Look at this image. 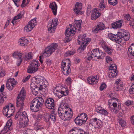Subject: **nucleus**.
Listing matches in <instances>:
<instances>
[{
	"mask_svg": "<svg viewBox=\"0 0 134 134\" xmlns=\"http://www.w3.org/2000/svg\"><path fill=\"white\" fill-rule=\"evenodd\" d=\"M30 88L32 90L35 89L36 88V87H38L37 84L36 85L33 82H32L30 84Z\"/></svg>",
	"mask_w": 134,
	"mask_h": 134,
	"instance_id": "de8ad7c7",
	"label": "nucleus"
},
{
	"mask_svg": "<svg viewBox=\"0 0 134 134\" xmlns=\"http://www.w3.org/2000/svg\"><path fill=\"white\" fill-rule=\"evenodd\" d=\"M107 87L106 84L104 83H103L102 84L100 87V89L101 91H103V90L105 89Z\"/></svg>",
	"mask_w": 134,
	"mask_h": 134,
	"instance_id": "09e8293b",
	"label": "nucleus"
},
{
	"mask_svg": "<svg viewBox=\"0 0 134 134\" xmlns=\"http://www.w3.org/2000/svg\"><path fill=\"white\" fill-rule=\"evenodd\" d=\"M70 131H71L72 133L73 134H77L78 131H79V129L77 128H74Z\"/></svg>",
	"mask_w": 134,
	"mask_h": 134,
	"instance_id": "a18cd8bd",
	"label": "nucleus"
},
{
	"mask_svg": "<svg viewBox=\"0 0 134 134\" xmlns=\"http://www.w3.org/2000/svg\"><path fill=\"white\" fill-rule=\"evenodd\" d=\"M24 12L23 11H22L19 14L17 15L16 16L14 17V19H16V20H17L18 19L21 18L23 16L24 13Z\"/></svg>",
	"mask_w": 134,
	"mask_h": 134,
	"instance_id": "58836bf2",
	"label": "nucleus"
},
{
	"mask_svg": "<svg viewBox=\"0 0 134 134\" xmlns=\"http://www.w3.org/2000/svg\"><path fill=\"white\" fill-rule=\"evenodd\" d=\"M34 27L32 25L28 22V24L24 27V30L26 32H29L31 31Z\"/></svg>",
	"mask_w": 134,
	"mask_h": 134,
	"instance_id": "412c9836",
	"label": "nucleus"
},
{
	"mask_svg": "<svg viewBox=\"0 0 134 134\" xmlns=\"http://www.w3.org/2000/svg\"><path fill=\"white\" fill-rule=\"evenodd\" d=\"M118 33L116 35L110 33L108 34V37L111 40L116 43L119 44L121 43L120 39L118 38Z\"/></svg>",
	"mask_w": 134,
	"mask_h": 134,
	"instance_id": "0eeeda50",
	"label": "nucleus"
},
{
	"mask_svg": "<svg viewBox=\"0 0 134 134\" xmlns=\"http://www.w3.org/2000/svg\"><path fill=\"white\" fill-rule=\"evenodd\" d=\"M42 117L43 116L42 114H38L36 118V121H39L42 118Z\"/></svg>",
	"mask_w": 134,
	"mask_h": 134,
	"instance_id": "bf43d9fd",
	"label": "nucleus"
},
{
	"mask_svg": "<svg viewBox=\"0 0 134 134\" xmlns=\"http://www.w3.org/2000/svg\"><path fill=\"white\" fill-rule=\"evenodd\" d=\"M25 92L24 87H23L21 91L20 92V93L18 94V97H22L23 96L24 97V98H25Z\"/></svg>",
	"mask_w": 134,
	"mask_h": 134,
	"instance_id": "7c9ffc66",
	"label": "nucleus"
},
{
	"mask_svg": "<svg viewBox=\"0 0 134 134\" xmlns=\"http://www.w3.org/2000/svg\"><path fill=\"white\" fill-rule=\"evenodd\" d=\"M31 63L30 65L32 67H34V66L36 67H39L40 65L38 61L37 60H34L31 62Z\"/></svg>",
	"mask_w": 134,
	"mask_h": 134,
	"instance_id": "c85d7f7f",
	"label": "nucleus"
},
{
	"mask_svg": "<svg viewBox=\"0 0 134 134\" xmlns=\"http://www.w3.org/2000/svg\"><path fill=\"white\" fill-rule=\"evenodd\" d=\"M34 99L37 100V103H38L39 105L42 107L44 102L43 98L42 97H38L37 99L35 98Z\"/></svg>",
	"mask_w": 134,
	"mask_h": 134,
	"instance_id": "a878e982",
	"label": "nucleus"
},
{
	"mask_svg": "<svg viewBox=\"0 0 134 134\" xmlns=\"http://www.w3.org/2000/svg\"><path fill=\"white\" fill-rule=\"evenodd\" d=\"M67 60L68 61L67 66H66V63L64 62H63V64H62L61 66V68L63 70V73L66 76H68L69 73H71V72L70 68L71 66L70 60L69 59H68Z\"/></svg>",
	"mask_w": 134,
	"mask_h": 134,
	"instance_id": "f03ea898",
	"label": "nucleus"
},
{
	"mask_svg": "<svg viewBox=\"0 0 134 134\" xmlns=\"http://www.w3.org/2000/svg\"><path fill=\"white\" fill-rule=\"evenodd\" d=\"M85 133H86V132L82 129H80L77 134H85Z\"/></svg>",
	"mask_w": 134,
	"mask_h": 134,
	"instance_id": "774afa93",
	"label": "nucleus"
},
{
	"mask_svg": "<svg viewBox=\"0 0 134 134\" xmlns=\"http://www.w3.org/2000/svg\"><path fill=\"white\" fill-rule=\"evenodd\" d=\"M128 53L134 56V43H132L128 48Z\"/></svg>",
	"mask_w": 134,
	"mask_h": 134,
	"instance_id": "4be33fe9",
	"label": "nucleus"
},
{
	"mask_svg": "<svg viewBox=\"0 0 134 134\" xmlns=\"http://www.w3.org/2000/svg\"><path fill=\"white\" fill-rule=\"evenodd\" d=\"M29 22V23H30L34 27H35V26L37 24L36 19L35 18L32 19Z\"/></svg>",
	"mask_w": 134,
	"mask_h": 134,
	"instance_id": "c03bdc74",
	"label": "nucleus"
},
{
	"mask_svg": "<svg viewBox=\"0 0 134 134\" xmlns=\"http://www.w3.org/2000/svg\"><path fill=\"white\" fill-rule=\"evenodd\" d=\"M58 21V20L57 18H55L54 20L53 19L51 21H49L48 23H51L52 25L53 24L54 26H56L58 24V23H57Z\"/></svg>",
	"mask_w": 134,
	"mask_h": 134,
	"instance_id": "ea45409f",
	"label": "nucleus"
},
{
	"mask_svg": "<svg viewBox=\"0 0 134 134\" xmlns=\"http://www.w3.org/2000/svg\"><path fill=\"white\" fill-rule=\"evenodd\" d=\"M99 7L101 9L103 10L105 7V5L104 4V1L102 0L101 1L99 4Z\"/></svg>",
	"mask_w": 134,
	"mask_h": 134,
	"instance_id": "49530a36",
	"label": "nucleus"
},
{
	"mask_svg": "<svg viewBox=\"0 0 134 134\" xmlns=\"http://www.w3.org/2000/svg\"><path fill=\"white\" fill-rule=\"evenodd\" d=\"M25 60L27 61L29 60H30L32 59V53L29 52V53L27 56L25 55Z\"/></svg>",
	"mask_w": 134,
	"mask_h": 134,
	"instance_id": "72a5a7b5",
	"label": "nucleus"
},
{
	"mask_svg": "<svg viewBox=\"0 0 134 134\" xmlns=\"http://www.w3.org/2000/svg\"><path fill=\"white\" fill-rule=\"evenodd\" d=\"M9 105H6L3 108V115L7 118H9L11 116L13 115V114L9 113L8 111L9 110Z\"/></svg>",
	"mask_w": 134,
	"mask_h": 134,
	"instance_id": "9b49d317",
	"label": "nucleus"
},
{
	"mask_svg": "<svg viewBox=\"0 0 134 134\" xmlns=\"http://www.w3.org/2000/svg\"><path fill=\"white\" fill-rule=\"evenodd\" d=\"M76 51H70L67 52L66 53V54H68L69 55H73L75 54L76 53Z\"/></svg>",
	"mask_w": 134,
	"mask_h": 134,
	"instance_id": "5fc2aeb1",
	"label": "nucleus"
},
{
	"mask_svg": "<svg viewBox=\"0 0 134 134\" xmlns=\"http://www.w3.org/2000/svg\"><path fill=\"white\" fill-rule=\"evenodd\" d=\"M129 32H126V31H124L123 32H118V38L121 40V43L122 40V38H124V37L127 35L129 34Z\"/></svg>",
	"mask_w": 134,
	"mask_h": 134,
	"instance_id": "f3484780",
	"label": "nucleus"
},
{
	"mask_svg": "<svg viewBox=\"0 0 134 134\" xmlns=\"http://www.w3.org/2000/svg\"><path fill=\"white\" fill-rule=\"evenodd\" d=\"M37 68L30 66H28L27 70V72L29 73H34L37 71L38 69Z\"/></svg>",
	"mask_w": 134,
	"mask_h": 134,
	"instance_id": "aec40b11",
	"label": "nucleus"
},
{
	"mask_svg": "<svg viewBox=\"0 0 134 134\" xmlns=\"http://www.w3.org/2000/svg\"><path fill=\"white\" fill-rule=\"evenodd\" d=\"M68 109H62L61 108H58V114H67L68 113V111L69 110H68Z\"/></svg>",
	"mask_w": 134,
	"mask_h": 134,
	"instance_id": "cd10ccee",
	"label": "nucleus"
},
{
	"mask_svg": "<svg viewBox=\"0 0 134 134\" xmlns=\"http://www.w3.org/2000/svg\"><path fill=\"white\" fill-rule=\"evenodd\" d=\"M22 111V110L20 111V114H21V116L22 117H23L24 118L23 119H24L27 118V120H28V116L26 112L25 111H24L21 113Z\"/></svg>",
	"mask_w": 134,
	"mask_h": 134,
	"instance_id": "a19ab883",
	"label": "nucleus"
},
{
	"mask_svg": "<svg viewBox=\"0 0 134 134\" xmlns=\"http://www.w3.org/2000/svg\"><path fill=\"white\" fill-rule=\"evenodd\" d=\"M103 108H102L100 106H98L97 107L96 109V111L98 112V111H98L101 112V111L103 110Z\"/></svg>",
	"mask_w": 134,
	"mask_h": 134,
	"instance_id": "680f3d73",
	"label": "nucleus"
},
{
	"mask_svg": "<svg viewBox=\"0 0 134 134\" xmlns=\"http://www.w3.org/2000/svg\"><path fill=\"white\" fill-rule=\"evenodd\" d=\"M49 8L51 9L52 12L54 15H56L57 12V5L55 2L52 3H50L49 5Z\"/></svg>",
	"mask_w": 134,
	"mask_h": 134,
	"instance_id": "4468645a",
	"label": "nucleus"
},
{
	"mask_svg": "<svg viewBox=\"0 0 134 134\" xmlns=\"http://www.w3.org/2000/svg\"><path fill=\"white\" fill-rule=\"evenodd\" d=\"M100 13L97 10L96 8L94 9L92 11L91 16V19L95 20L98 18L100 15Z\"/></svg>",
	"mask_w": 134,
	"mask_h": 134,
	"instance_id": "9d476101",
	"label": "nucleus"
},
{
	"mask_svg": "<svg viewBox=\"0 0 134 134\" xmlns=\"http://www.w3.org/2000/svg\"><path fill=\"white\" fill-rule=\"evenodd\" d=\"M17 99H16V106L17 107H19L20 106V107L19 110L20 111L22 110L23 108V106L24 105V101L25 98L24 97H17Z\"/></svg>",
	"mask_w": 134,
	"mask_h": 134,
	"instance_id": "423d86ee",
	"label": "nucleus"
},
{
	"mask_svg": "<svg viewBox=\"0 0 134 134\" xmlns=\"http://www.w3.org/2000/svg\"><path fill=\"white\" fill-rule=\"evenodd\" d=\"M31 76L30 75H29L27 76L26 77L25 79H23L22 81L23 82H26L30 78Z\"/></svg>",
	"mask_w": 134,
	"mask_h": 134,
	"instance_id": "0e129e2a",
	"label": "nucleus"
},
{
	"mask_svg": "<svg viewBox=\"0 0 134 134\" xmlns=\"http://www.w3.org/2000/svg\"><path fill=\"white\" fill-rule=\"evenodd\" d=\"M130 38V34H129L128 35H127L124 37V38H122V40H124L125 41H127L129 40Z\"/></svg>",
	"mask_w": 134,
	"mask_h": 134,
	"instance_id": "6e6d98bb",
	"label": "nucleus"
},
{
	"mask_svg": "<svg viewBox=\"0 0 134 134\" xmlns=\"http://www.w3.org/2000/svg\"><path fill=\"white\" fill-rule=\"evenodd\" d=\"M76 124L78 125L81 126L83 124L85 123V121H82L81 119L79 118V117L77 116L74 120Z\"/></svg>",
	"mask_w": 134,
	"mask_h": 134,
	"instance_id": "6ab92c4d",
	"label": "nucleus"
},
{
	"mask_svg": "<svg viewBox=\"0 0 134 134\" xmlns=\"http://www.w3.org/2000/svg\"><path fill=\"white\" fill-rule=\"evenodd\" d=\"M105 27V25L103 23H100L98 25H97L94 29H93L92 31L94 33H97L99 32L100 30H103Z\"/></svg>",
	"mask_w": 134,
	"mask_h": 134,
	"instance_id": "1a4fd4ad",
	"label": "nucleus"
},
{
	"mask_svg": "<svg viewBox=\"0 0 134 134\" xmlns=\"http://www.w3.org/2000/svg\"><path fill=\"white\" fill-rule=\"evenodd\" d=\"M123 21V20L121 19L112 23L111 24L112 28L116 29L121 27Z\"/></svg>",
	"mask_w": 134,
	"mask_h": 134,
	"instance_id": "6e6552de",
	"label": "nucleus"
},
{
	"mask_svg": "<svg viewBox=\"0 0 134 134\" xmlns=\"http://www.w3.org/2000/svg\"><path fill=\"white\" fill-rule=\"evenodd\" d=\"M129 24L134 29V18H132L130 20Z\"/></svg>",
	"mask_w": 134,
	"mask_h": 134,
	"instance_id": "864d4df0",
	"label": "nucleus"
},
{
	"mask_svg": "<svg viewBox=\"0 0 134 134\" xmlns=\"http://www.w3.org/2000/svg\"><path fill=\"white\" fill-rule=\"evenodd\" d=\"M34 99L31 102L30 107V109L32 111L37 112L41 108L39 104L37 103V100Z\"/></svg>",
	"mask_w": 134,
	"mask_h": 134,
	"instance_id": "7ed1b4c3",
	"label": "nucleus"
},
{
	"mask_svg": "<svg viewBox=\"0 0 134 134\" xmlns=\"http://www.w3.org/2000/svg\"><path fill=\"white\" fill-rule=\"evenodd\" d=\"M2 95V93L0 94V106L2 104L4 101V100L2 99V96H1Z\"/></svg>",
	"mask_w": 134,
	"mask_h": 134,
	"instance_id": "69168bd1",
	"label": "nucleus"
},
{
	"mask_svg": "<svg viewBox=\"0 0 134 134\" xmlns=\"http://www.w3.org/2000/svg\"><path fill=\"white\" fill-rule=\"evenodd\" d=\"M84 44H83H83L82 45H82L79 48V53H81L82 50H84L87 44L86 43H85Z\"/></svg>",
	"mask_w": 134,
	"mask_h": 134,
	"instance_id": "c9c22d12",
	"label": "nucleus"
},
{
	"mask_svg": "<svg viewBox=\"0 0 134 134\" xmlns=\"http://www.w3.org/2000/svg\"><path fill=\"white\" fill-rule=\"evenodd\" d=\"M19 43L21 46H24L23 40L22 38H21L20 40H19Z\"/></svg>",
	"mask_w": 134,
	"mask_h": 134,
	"instance_id": "052dcab7",
	"label": "nucleus"
},
{
	"mask_svg": "<svg viewBox=\"0 0 134 134\" xmlns=\"http://www.w3.org/2000/svg\"><path fill=\"white\" fill-rule=\"evenodd\" d=\"M74 23L76 25V26L77 27H79L78 30L79 31H80L81 29V23H82V20H75Z\"/></svg>",
	"mask_w": 134,
	"mask_h": 134,
	"instance_id": "393cba45",
	"label": "nucleus"
},
{
	"mask_svg": "<svg viewBox=\"0 0 134 134\" xmlns=\"http://www.w3.org/2000/svg\"><path fill=\"white\" fill-rule=\"evenodd\" d=\"M67 118L68 119V120H69L72 117L73 115V114H72V113H71L70 112H69V110L68 111V113L67 114Z\"/></svg>",
	"mask_w": 134,
	"mask_h": 134,
	"instance_id": "4d7b16f0",
	"label": "nucleus"
},
{
	"mask_svg": "<svg viewBox=\"0 0 134 134\" xmlns=\"http://www.w3.org/2000/svg\"><path fill=\"white\" fill-rule=\"evenodd\" d=\"M86 114V113H83L80 115H78L77 116L79 117V118L81 119V120H82V119H83L84 118H85V116Z\"/></svg>",
	"mask_w": 134,
	"mask_h": 134,
	"instance_id": "8fccbe9b",
	"label": "nucleus"
},
{
	"mask_svg": "<svg viewBox=\"0 0 134 134\" xmlns=\"http://www.w3.org/2000/svg\"><path fill=\"white\" fill-rule=\"evenodd\" d=\"M118 121L122 127H124L126 125V122L122 118L119 117Z\"/></svg>",
	"mask_w": 134,
	"mask_h": 134,
	"instance_id": "b1692460",
	"label": "nucleus"
},
{
	"mask_svg": "<svg viewBox=\"0 0 134 134\" xmlns=\"http://www.w3.org/2000/svg\"><path fill=\"white\" fill-rule=\"evenodd\" d=\"M32 80H34L35 82L37 84H43V85H45L44 83L45 79L43 77L41 76L38 78L34 77Z\"/></svg>",
	"mask_w": 134,
	"mask_h": 134,
	"instance_id": "f8f14e48",
	"label": "nucleus"
},
{
	"mask_svg": "<svg viewBox=\"0 0 134 134\" xmlns=\"http://www.w3.org/2000/svg\"><path fill=\"white\" fill-rule=\"evenodd\" d=\"M98 113H100L102 114H104V115H107L108 114V112L106 110L103 109L101 112L98 111Z\"/></svg>",
	"mask_w": 134,
	"mask_h": 134,
	"instance_id": "603ef678",
	"label": "nucleus"
},
{
	"mask_svg": "<svg viewBox=\"0 0 134 134\" xmlns=\"http://www.w3.org/2000/svg\"><path fill=\"white\" fill-rule=\"evenodd\" d=\"M50 118L51 119L52 122H55L56 117L55 116L51 114V115H50Z\"/></svg>",
	"mask_w": 134,
	"mask_h": 134,
	"instance_id": "3c124183",
	"label": "nucleus"
},
{
	"mask_svg": "<svg viewBox=\"0 0 134 134\" xmlns=\"http://www.w3.org/2000/svg\"><path fill=\"white\" fill-rule=\"evenodd\" d=\"M52 62V61L49 59H47L46 61V63L48 65H50Z\"/></svg>",
	"mask_w": 134,
	"mask_h": 134,
	"instance_id": "e2e57ef3",
	"label": "nucleus"
},
{
	"mask_svg": "<svg viewBox=\"0 0 134 134\" xmlns=\"http://www.w3.org/2000/svg\"><path fill=\"white\" fill-rule=\"evenodd\" d=\"M67 29L65 32V35L66 37L72 36H73L76 32L74 30H71V29L69 30V28L66 27Z\"/></svg>",
	"mask_w": 134,
	"mask_h": 134,
	"instance_id": "2eb2a0df",
	"label": "nucleus"
},
{
	"mask_svg": "<svg viewBox=\"0 0 134 134\" xmlns=\"http://www.w3.org/2000/svg\"><path fill=\"white\" fill-rule=\"evenodd\" d=\"M104 50L106 52H107V53L110 55L113 52V49L111 48H109L108 46H105Z\"/></svg>",
	"mask_w": 134,
	"mask_h": 134,
	"instance_id": "2f4dec72",
	"label": "nucleus"
},
{
	"mask_svg": "<svg viewBox=\"0 0 134 134\" xmlns=\"http://www.w3.org/2000/svg\"><path fill=\"white\" fill-rule=\"evenodd\" d=\"M92 79L91 78V77H88L87 79V81L88 82V83L90 84H93L92 82Z\"/></svg>",
	"mask_w": 134,
	"mask_h": 134,
	"instance_id": "338daca9",
	"label": "nucleus"
},
{
	"mask_svg": "<svg viewBox=\"0 0 134 134\" xmlns=\"http://www.w3.org/2000/svg\"><path fill=\"white\" fill-rule=\"evenodd\" d=\"M15 85V84L14 83H11V82H9L7 81L6 86L8 90H11L13 88V85Z\"/></svg>",
	"mask_w": 134,
	"mask_h": 134,
	"instance_id": "bb28decb",
	"label": "nucleus"
},
{
	"mask_svg": "<svg viewBox=\"0 0 134 134\" xmlns=\"http://www.w3.org/2000/svg\"><path fill=\"white\" fill-rule=\"evenodd\" d=\"M129 32H126V31H124L123 32H118V38L121 40V43L122 40V38H124V37L127 35L129 34Z\"/></svg>",
	"mask_w": 134,
	"mask_h": 134,
	"instance_id": "dca6fc26",
	"label": "nucleus"
},
{
	"mask_svg": "<svg viewBox=\"0 0 134 134\" xmlns=\"http://www.w3.org/2000/svg\"><path fill=\"white\" fill-rule=\"evenodd\" d=\"M44 104L46 107L50 109H53L55 105L54 100L51 98L48 97Z\"/></svg>",
	"mask_w": 134,
	"mask_h": 134,
	"instance_id": "20e7f679",
	"label": "nucleus"
},
{
	"mask_svg": "<svg viewBox=\"0 0 134 134\" xmlns=\"http://www.w3.org/2000/svg\"><path fill=\"white\" fill-rule=\"evenodd\" d=\"M109 72L110 73L108 75V76L110 78L115 77L117 76V74L118 72L117 70H110V71Z\"/></svg>",
	"mask_w": 134,
	"mask_h": 134,
	"instance_id": "5701e85b",
	"label": "nucleus"
},
{
	"mask_svg": "<svg viewBox=\"0 0 134 134\" xmlns=\"http://www.w3.org/2000/svg\"><path fill=\"white\" fill-rule=\"evenodd\" d=\"M68 108H69V105H68L67 104L63 103H61L60 104V106L58 108H61L63 109H68Z\"/></svg>",
	"mask_w": 134,
	"mask_h": 134,
	"instance_id": "f704fd0d",
	"label": "nucleus"
},
{
	"mask_svg": "<svg viewBox=\"0 0 134 134\" xmlns=\"http://www.w3.org/2000/svg\"><path fill=\"white\" fill-rule=\"evenodd\" d=\"M82 9L81 5L79 2L76 3L75 5V7L74 8V12L77 14H78V11H80Z\"/></svg>",
	"mask_w": 134,
	"mask_h": 134,
	"instance_id": "a211bd4d",
	"label": "nucleus"
},
{
	"mask_svg": "<svg viewBox=\"0 0 134 134\" xmlns=\"http://www.w3.org/2000/svg\"><path fill=\"white\" fill-rule=\"evenodd\" d=\"M23 119H23V118H21L20 119V120L18 121V124L19 125V127L20 128L21 127L24 128L25 127V126H24L23 125H24L23 121Z\"/></svg>",
	"mask_w": 134,
	"mask_h": 134,
	"instance_id": "473e14b6",
	"label": "nucleus"
},
{
	"mask_svg": "<svg viewBox=\"0 0 134 134\" xmlns=\"http://www.w3.org/2000/svg\"><path fill=\"white\" fill-rule=\"evenodd\" d=\"M97 119L96 118H94V119H91L90 120L89 125H92V126H96L95 125H98L97 127L98 129H99L102 126V122L100 120V122L98 121Z\"/></svg>",
	"mask_w": 134,
	"mask_h": 134,
	"instance_id": "39448f33",
	"label": "nucleus"
},
{
	"mask_svg": "<svg viewBox=\"0 0 134 134\" xmlns=\"http://www.w3.org/2000/svg\"><path fill=\"white\" fill-rule=\"evenodd\" d=\"M47 27L48 31H50L51 33H52V31H54L55 29V26L53 25L52 26V24L50 23H48Z\"/></svg>",
	"mask_w": 134,
	"mask_h": 134,
	"instance_id": "c756f323",
	"label": "nucleus"
},
{
	"mask_svg": "<svg viewBox=\"0 0 134 134\" xmlns=\"http://www.w3.org/2000/svg\"><path fill=\"white\" fill-rule=\"evenodd\" d=\"M20 111L19 110L16 115H15V119H16L19 117H20V118H21V114H20Z\"/></svg>",
	"mask_w": 134,
	"mask_h": 134,
	"instance_id": "13d9d810",
	"label": "nucleus"
},
{
	"mask_svg": "<svg viewBox=\"0 0 134 134\" xmlns=\"http://www.w3.org/2000/svg\"><path fill=\"white\" fill-rule=\"evenodd\" d=\"M44 119L46 122H50V115L47 113L44 114Z\"/></svg>",
	"mask_w": 134,
	"mask_h": 134,
	"instance_id": "4c0bfd02",
	"label": "nucleus"
},
{
	"mask_svg": "<svg viewBox=\"0 0 134 134\" xmlns=\"http://www.w3.org/2000/svg\"><path fill=\"white\" fill-rule=\"evenodd\" d=\"M109 3L113 6L116 5L118 3L117 0H108Z\"/></svg>",
	"mask_w": 134,
	"mask_h": 134,
	"instance_id": "79ce46f5",
	"label": "nucleus"
},
{
	"mask_svg": "<svg viewBox=\"0 0 134 134\" xmlns=\"http://www.w3.org/2000/svg\"><path fill=\"white\" fill-rule=\"evenodd\" d=\"M22 53H20L14 52L12 55L13 56L14 58H16V57H19V59H21Z\"/></svg>",
	"mask_w": 134,
	"mask_h": 134,
	"instance_id": "e433bc0d",
	"label": "nucleus"
},
{
	"mask_svg": "<svg viewBox=\"0 0 134 134\" xmlns=\"http://www.w3.org/2000/svg\"><path fill=\"white\" fill-rule=\"evenodd\" d=\"M101 52V51H100L99 49L96 48L93 49L91 53L94 57H97V59H99Z\"/></svg>",
	"mask_w": 134,
	"mask_h": 134,
	"instance_id": "ddd939ff",
	"label": "nucleus"
},
{
	"mask_svg": "<svg viewBox=\"0 0 134 134\" xmlns=\"http://www.w3.org/2000/svg\"><path fill=\"white\" fill-rule=\"evenodd\" d=\"M58 47L57 44L53 43L49 46L46 48L45 51L42 52V56L47 57L50 56L54 52Z\"/></svg>",
	"mask_w": 134,
	"mask_h": 134,
	"instance_id": "f257e3e1",
	"label": "nucleus"
},
{
	"mask_svg": "<svg viewBox=\"0 0 134 134\" xmlns=\"http://www.w3.org/2000/svg\"><path fill=\"white\" fill-rule=\"evenodd\" d=\"M118 70L117 69V67L116 64H112L110 66L109 69V71L110 70Z\"/></svg>",
	"mask_w": 134,
	"mask_h": 134,
	"instance_id": "37998d69",
	"label": "nucleus"
}]
</instances>
